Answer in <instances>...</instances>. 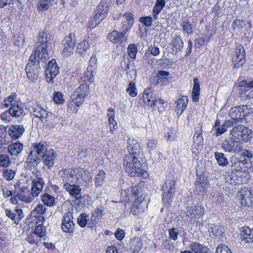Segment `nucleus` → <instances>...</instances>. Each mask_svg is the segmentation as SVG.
Returning a JSON list of instances; mask_svg holds the SVG:
<instances>
[{"label": "nucleus", "instance_id": "obj_1", "mask_svg": "<svg viewBox=\"0 0 253 253\" xmlns=\"http://www.w3.org/2000/svg\"><path fill=\"white\" fill-rule=\"evenodd\" d=\"M50 42V36L47 32L42 31L39 33L36 44V50L34 54L31 55V60H35L37 58L39 59V62L43 65L44 60L48 59V54L47 48L49 46Z\"/></svg>", "mask_w": 253, "mask_h": 253}, {"label": "nucleus", "instance_id": "obj_2", "mask_svg": "<svg viewBox=\"0 0 253 253\" xmlns=\"http://www.w3.org/2000/svg\"><path fill=\"white\" fill-rule=\"evenodd\" d=\"M139 156L126 154L123 160V165L125 171L131 177L141 175L146 177L147 173L142 168V164L138 160Z\"/></svg>", "mask_w": 253, "mask_h": 253}, {"label": "nucleus", "instance_id": "obj_3", "mask_svg": "<svg viewBox=\"0 0 253 253\" xmlns=\"http://www.w3.org/2000/svg\"><path fill=\"white\" fill-rule=\"evenodd\" d=\"M33 115L40 118L42 122L51 128L55 127L58 122L57 117L55 115L48 113L45 110L39 105H37L33 109Z\"/></svg>", "mask_w": 253, "mask_h": 253}, {"label": "nucleus", "instance_id": "obj_4", "mask_svg": "<svg viewBox=\"0 0 253 253\" xmlns=\"http://www.w3.org/2000/svg\"><path fill=\"white\" fill-rule=\"evenodd\" d=\"M176 180L172 176H168L164 183L162 190L163 192V201L166 204H169L175 191Z\"/></svg>", "mask_w": 253, "mask_h": 253}, {"label": "nucleus", "instance_id": "obj_5", "mask_svg": "<svg viewBox=\"0 0 253 253\" xmlns=\"http://www.w3.org/2000/svg\"><path fill=\"white\" fill-rule=\"evenodd\" d=\"M230 135L240 142L241 141L247 142L253 136V133L251 129L246 126L239 125L232 128L230 130Z\"/></svg>", "mask_w": 253, "mask_h": 253}, {"label": "nucleus", "instance_id": "obj_6", "mask_svg": "<svg viewBox=\"0 0 253 253\" xmlns=\"http://www.w3.org/2000/svg\"><path fill=\"white\" fill-rule=\"evenodd\" d=\"M30 62L26 65L25 71L27 73L28 78L31 81H35L38 79L39 74V69L41 67H45L46 62L47 60H44V64L42 65L39 61L40 60L36 57L35 60H31V56L29 58Z\"/></svg>", "mask_w": 253, "mask_h": 253}, {"label": "nucleus", "instance_id": "obj_7", "mask_svg": "<svg viewBox=\"0 0 253 253\" xmlns=\"http://www.w3.org/2000/svg\"><path fill=\"white\" fill-rule=\"evenodd\" d=\"M62 177L63 188L67 192H69L70 195L77 197L80 195L81 192V189L78 185L71 184L72 177L71 174L67 175L65 176H61Z\"/></svg>", "mask_w": 253, "mask_h": 253}, {"label": "nucleus", "instance_id": "obj_8", "mask_svg": "<svg viewBox=\"0 0 253 253\" xmlns=\"http://www.w3.org/2000/svg\"><path fill=\"white\" fill-rule=\"evenodd\" d=\"M222 148L226 152L235 153L239 152L242 146L239 141L231 136L230 139L225 140L222 143Z\"/></svg>", "mask_w": 253, "mask_h": 253}, {"label": "nucleus", "instance_id": "obj_9", "mask_svg": "<svg viewBox=\"0 0 253 253\" xmlns=\"http://www.w3.org/2000/svg\"><path fill=\"white\" fill-rule=\"evenodd\" d=\"M237 198L238 205L242 210H246L253 205V196L249 191L242 192Z\"/></svg>", "mask_w": 253, "mask_h": 253}, {"label": "nucleus", "instance_id": "obj_10", "mask_svg": "<svg viewBox=\"0 0 253 253\" xmlns=\"http://www.w3.org/2000/svg\"><path fill=\"white\" fill-rule=\"evenodd\" d=\"M75 43V36L74 34H70L69 36L65 37L62 41L63 45L62 54L64 56H69L73 53Z\"/></svg>", "mask_w": 253, "mask_h": 253}, {"label": "nucleus", "instance_id": "obj_11", "mask_svg": "<svg viewBox=\"0 0 253 253\" xmlns=\"http://www.w3.org/2000/svg\"><path fill=\"white\" fill-rule=\"evenodd\" d=\"M34 174L38 176L40 174V171L37 169H35L33 172V174ZM44 184V182L42 177L37 176L33 179L32 182L31 195L33 197H37L42 191Z\"/></svg>", "mask_w": 253, "mask_h": 253}, {"label": "nucleus", "instance_id": "obj_12", "mask_svg": "<svg viewBox=\"0 0 253 253\" xmlns=\"http://www.w3.org/2000/svg\"><path fill=\"white\" fill-rule=\"evenodd\" d=\"M205 208L201 205L187 207L186 209L185 217L187 219H194L196 218H200L204 214Z\"/></svg>", "mask_w": 253, "mask_h": 253}, {"label": "nucleus", "instance_id": "obj_13", "mask_svg": "<svg viewBox=\"0 0 253 253\" xmlns=\"http://www.w3.org/2000/svg\"><path fill=\"white\" fill-rule=\"evenodd\" d=\"M249 113L247 105L236 106L232 108L229 111L230 116L234 120L242 119Z\"/></svg>", "mask_w": 253, "mask_h": 253}, {"label": "nucleus", "instance_id": "obj_14", "mask_svg": "<svg viewBox=\"0 0 253 253\" xmlns=\"http://www.w3.org/2000/svg\"><path fill=\"white\" fill-rule=\"evenodd\" d=\"M235 54L233 57L234 67L239 68L245 62V51L243 46L240 44L237 45L234 51Z\"/></svg>", "mask_w": 253, "mask_h": 253}, {"label": "nucleus", "instance_id": "obj_15", "mask_svg": "<svg viewBox=\"0 0 253 253\" xmlns=\"http://www.w3.org/2000/svg\"><path fill=\"white\" fill-rule=\"evenodd\" d=\"M59 68L54 59H52L48 63L45 70L46 81L52 82V80L59 74Z\"/></svg>", "mask_w": 253, "mask_h": 253}, {"label": "nucleus", "instance_id": "obj_16", "mask_svg": "<svg viewBox=\"0 0 253 253\" xmlns=\"http://www.w3.org/2000/svg\"><path fill=\"white\" fill-rule=\"evenodd\" d=\"M89 94V85L86 84H82L72 94L71 96L77 99L80 103H83L84 98Z\"/></svg>", "mask_w": 253, "mask_h": 253}, {"label": "nucleus", "instance_id": "obj_17", "mask_svg": "<svg viewBox=\"0 0 253 253\" xmlns=\"http://www.w3.org/2000/svg\"><path fill=\"white\" fill-rule=\"evenodd\" d=\"M247 159L241 160L237 159L236 157L232 156L231 158V170L235 171L236 173L240 174L242 171H245L247 170L246 165V161Z\"/></svg>", "mask_w": 253, "mask_h": 253}, {"label": "nucleus", "instance_id": "obj_18", "mask_svg": "<svg viewBox=\"0 0 253 253\" xmlns=\"http://www.w3.org/2000/svg\"><path fill=\"white\" fill-rule=\"evenodd\" d=\"M240 243L245 245L247 244L253 243V228L244 227L240 232Z\"/></svg>", "mask_w": 253, "mask_h": 253}, {"label": "nucleus", "instance_id": "obj_19", "mask_svg": "<svg viewBox=\"0 0 253 253\" xmlns=\"http://www.w3.org/2000/svg\"><path fill=\"white\" fill-rule=\"evenodd\" d=\"M4 211L6 215L13 220L16 225L18 224L19 221L24 217V214L21 209L16 208L14 211L10 209H6Z\"/></svg>", "mask_w": 253, "mask_h": 253}, {"label": "nucleus", "instance_id": "obj_20", "mask_svg": "<svg viewBox=\"0 0 253 253\" xmlns=\"http://www.w3.org/2000/svg\"><path fill=\"white\" fill-rule=\"evenodd\" d=\"M107 0H102L98 4L96 8V17L100 18L103 20L107 15L109 5H108Z\"/></svg>", "mask_w": 253, "mask_h": 253}, {"label": "nucleus", "instance_id": "obj_21", "mask_svg": "<svg viewBox=\"0 0 253 253\" xmlns=\"http://www.w3.org/2000/svg\"><path fill=\"white\" fill-rule=\"evenodd\" d=\"M25 131L23 125H14L11 126L8 128V134L11 138L17 139L19 138Z\"/></svg>", "mask_w": 253, "mask_h": 253}, {"label": "nucleus", "instance_id": "obj_22", "mask_svg": "<svg viewBox=\"0 0 253 253\" xmlns=\"http://www.w3.org/2000/svg\"><path fill=\"white\" fill-rule=\"evenodd\" d=\"M127 149L128 151V154L139 156L140 146L139 143L134 139L129 138L127 141Z\"/></svg>", "mask_w": 253, "mask_h": 253}, {"label": "nucleus", "instance_id": "obj_23", "mask_svg": "<svg viewBox=\"0 0 253 253\" xmlns=\"http://www.w3.org/2000/svg\"><path fill=\"white\" fill-rule=\"evenodd\" d=\"M130 24L131 23H129L127 28H126L124 31L118 32L116 30L113 31L111 33L108 34L107 36L108 39L114 43H118L124 37L125 34L127 32V30L129 28Z\"/></svg>", "mask_w": 253, "mask_h": 253}, {"label": "nucleus", "instance_id": "obj_24", "mask_svg": "<svg viewBox=\"0 0 253 253\" xmlns=\"http://www.w3.org/2000/svg\"><path fill=\"white\" fill-rule=\"evenodd\" d=\"M188 103V99L186 96H182L175 101V104H176L175 111L178 117L181 115L185 109Z\"/></svg>", "mask_w": 253, "mask_h": 253}, {"label": "nucleus", "instance_id": "obj_25", "mask_svg": "<svg viewBox=\"0 0 253 253\" xmlns=\"http://www.w3.org/2000/svg\"><path fill=\"white\" fill-rule=\"evenodd\" d=\"M41 162V158L30 152L26 161V168L32 169L36 168Z\"/></svg>", "mask_w": 253, "mask_h": 253}, {"label": "nucleus", "instance_id": "obj_26", "mask_svg": "<svg viewBox=\"0 0 253 253\" xmlns=\"http://www.w3.org/2000/svg\"><path fill=\"white\" fill-rule=\"evenodd\" d=\"M8 152L11 155L17 156L23 149V145L22 143L17 141L12 143L8 147Z\"/></svg>", "mask_w": 253, "mask_h": 253}, {"label": "nucleus", "instance_id": "obj_27", "mask_svg": "<svg viewBox=\"0 0 253 253\" xmlns=\"http://www.w3.org/2000/svg\"><path fill=\"white\" fill-rule=\"evenodd\" d=\"M56 153L53 151L48 152L45 153L42 157L44 164L47 167L48 169L53 167L54 165V159L56 157Z\"/></svg>", "mask_w": 253, "mask_h": 253}, {"label": "nucleus", "instance_id": "obj_28", "mask_svg": "<svg viewBox=\"0 0 253 253\" xmlns=\"http://www.w3.org/2000/svg\"><path fill=\"white\" fill-rule=\"evenodd\" d=\"M190 249L195 253H211L209 248L198 242H193L190 245Z\"/></svg>", "mask_w": 253, "mask_h": 253}, {"label": "nucleus", "instance_id": "obj_29", "mask_svg": "<svg viewBox=\"0 0 253 253\" xmlns=\"http://www.w3.org/2000/svg\"><path fill=\"white\" fill-rule=\"evenodd\" d=\"M172 51L178 52L181 50L183 47V42L179 35H175L171 41Z\"/></svg>", "mask_w": 253, "mask_h": 253}, {"label": "nucleus", "instance_id": "obj_30", "mask_svg": "<svg viewBox=\"0 0 253 253\" xmlns=\"http://www.w3.org/2000/svg\"><path fill=\"white\" fill-rule=\"evenodd\" d=\"M244 26V21L243 20L239 19H235L232 24L233 33L236 35H240L242 32Z\"/></svg>", "mask_w": 253, "mask_h": 253}, {"label": "nucleus", "instance_id": "obj_31", "mask_svg": "<svg viewBox=\"0 0 253 253\" xmlns=\"http://www.w3.org/2000/svg\"><path fill=\"white\" fill-rule=\"evenodd\" d=\"M146 204L145 202L138 201H134L130 208V212L133 215H137L140 212L144 211V205Z\"/></svg>", "mask_w": 253, "mask_h": 253}, {"label": "nucleus", "instance_id": "obj_32", "mask_svg": "<svg viewBox=\"0 0 253 253\" xmlns=\"http://www.w3.org/2000/svg\"><path fill=\"white\" fill-rule=\"evenodd\" d=\"M123 17L125 19V20L122 22V31L127 28L128 24L131 23L129 28L127 30V32H128L131 29L134 23L133 14L131 13H125L123 14Z\"/></svg>", "mask_w": 253, "mask_h": 253}, {"label": "nucleus", "instance_id": "obj_33", "mask_svg": "<svg viewBox=\"0 0 253 253\" xmlns=\"http://www.w3.org/2000/svg\"><path fill=\"white\" fill-rule=\"evenodd\" d=\"M31 152L40 157H42L46 152V146L43 143L40 142L34 146Z\"/></svg>", "mask_w": 253, "mask_h": 253}, {"label": "nucleus", "instance_id": "obj_34", "mask_svg": "<svg viewBox=\"0 0 253 253\" xmlns=\"http://www.w3.org/2000/svg\"><path fill=\"white\" fill-rule=\"evenodd\" d=\"M184 34L190 35L193 34L194 26L187 19H183L180 23Z\"/></svg>", "mask_w": 253, "mask_h": 253}, {"label": "nucleus", "instance_id": "obj_35", "mask_svg": "<svg viewBox=\"0 0 253 253\" xmlns=\"http://www.w3.org/2000/svg\"><path fill=\"white\" fill-rule=\"evenodd\" d=\"M115 111L113 109L109 108L108 109L107 116L108 117V123L110 125V130L113 133V131L115 130L117 127V122L114 120L115 117Z\"/></svg>", "mask_w": 253, "mask_h": 253}, {"label": "nucleus", "instance_id": "obj_36", "mask_svg": "<svg viewBox=\"0 0 253 253\" xmlns=\"http://www.w3.org/2000/svg\"><path fill=\"white\" fill-rule=\"evenodd\" d=\"M193 82L194 85L192 92V97L193 101L197 102L199 100L200 91V82L197 78H195L193 80Z\"/></svg>", "mask_w": 253, "mask_h": 253}, {"label": "nucleus", "instance_id": "obj_37", "mask_svg": "<svg viewBox=\"0 0 253 253\" xmlns=\"http://www.w3.org/2000/svg\"><path fill=\"white\" fill-rule=\"evenodd\" d=\"M9 114L12 117L19 118L22 116L24 110L21 105L16 104L11 106L8 109Z\"/></svg>", "mask_w": 253, "mask_h": 253}, {"label": "nucleus", "instance_id": "obj_38", "mask_svg": "<svg viewBox=\"0 0 253 253\" xmlns=\"http://www.w3.org/2000/svg\"><path fill=\"white\" fill-rule=\"evenodd\" d=\"M166 2V0H156V2L153 9V16L155 19L158 18V15L161 10L165 7Z\"/></svg>", "mask_w": 253, "mask_h": 253}, {"label": "nucleus", "instance_id": "obj_39", "mask_svg": "<svg viewBox=\"0 0 253 253\" xmlns=\"http://www.w3.org/2000/svg\"><path fill=\"white\" fill-rule=\"evenodd\" d=\"M207 187V183L203 182V180H201V178H200L199 180L196 181L195 191L198 195H203L204 193L206 192Z\"/></svg>", "mask_w": 253, "mask_h": 253}, {"label": "nucleus", "instance_id": "obj_40", "mask_svg": "<svg viewBox=\"0 0 253 253\" xmlns=\"http://www.w3.org/2000/svg\"><path fill=\"white\" fill-rule=\"evenodd\" d=\"M169 75V73L166 71H159L156 76V83L161 84V85L166 84L168 83L167 77Z\"/></svg>", "mask_w": 253, "mask_h": 253}, {"label": "nucleus", "instance_id": "obj_41", "mask_svg": "<svg viewBox=\"0 0 253 253\" xmlns=\"http://www.w3.org/2000/svg\"><path fill=\"white\" fill-rule=\"evenodd\" d=\"M42 201L48 207H53L56 204L55 198L48 193H44L41 196Z\"/></svg>", "mask_w": 253, "mask_h": 253}, {"label": "nucleus", "instance_id": "obj_42", "mask_svg": "<svg viewBox=\"0 0 253 253\" xmlns=\"http://www.w3.org/2000/svg\"><path fill=\"white\" fill-rule=\"evenodd\" d=\"M233 123L230 121H226L221 125V126L217 127V128L215 129V136L218 137L223 134L226 131L228 127L233 126Z\"/></svg>", "mask_w": 253, "mask_h": 253}, {"label": "nucleus", "instance_id": "obj_43", "mask_svg": "<svg viewBox=\"0 0 253 253\" xmlns=\"http://www.w3.org/2000/svg\"><path fill=\"white\" fill-rule=\"evenodd\" d=\"M214 156L218 164L220 166L224 167L228 164V159L225 157L223 153L216 152L214 153Z\"/></svg>", "mask_w": 253, "mask_h": 253}, {"label": "nucleus", "instance_id": "obj_44", "mask_svg": "<svg viewBox=\"0 0 253 253\" xmlns=\"http://www.w3.org/2000/svg\"><path fill=\"white\" fill-rule=\"evenodd\" d=\"M143 100L144 103L148 106H156V97L152 93H144L143 95Z\"/></svg>", "mask_w": 253, "mask_h": 253}, {"label": "nucleus", "instance_id": "obj_45", "mask_svg": "<svg viewBox=\"0 0 253 253\" xmlns=\"http://www.w3.org/2000/svg\"><path fill=\"white\" fill-rule=\"evenodd\" d=\"M105 173L102 170H100L95 175L94 178L95 186L96 187L101 186L105 182Z\"/></svg>", "mask_w": 253, "mask_h": 253}, {"label": "nucleus", "instance_id": "obj_46", "mask_svg": "<svg viewBox=\"0 0 253 253\" xmlns=\"http://www.w3.org/2000/svg\"><path fill=\"white\" fill-rule=\"evenodd\" d=\"M71 101L68 103V108L72 112L76 113L78 110V107H80L83 103L78 102V100L76 98H74L72 96H71Z\"/></svg>", "mask_w": 253, "mask_h": 253}, {"label": "nucleus", "instance_id": "obj_47", "mask_svg": "<svg viewBox=\"0 0 253 253\" xmlns=\"http://www.w3.org/2000/svg\"><path fill=\"white\" fill-rule=\"evenodd\" d=\"M95 73L94 71H88L85 72L81 78V81L84 83L83 84H86L87 82L92 83L93 81V73Z\"/></svg>", "mask_w": 253, "mask_h": 253}, {"label": "nucleus", "instance_id": "obj_48", "mask_svg": "<svg viewBox=\"0 0 253 253\" xmlns=\"http://www.w3.org/2000/svg\"><path fill=\"white\" fill-rule=\"evenodd\" d=\"M46 210L47 209L42 204H38L32 211V214L34 216H41L45 213Z\"/></svg>", "mask_w": 253, "mask_h": 253}, {"label": "nucleus", "instance_id": "obj_49", "mask_svg": "<svg viewBox=\"0 0 253 253\" xmlns=\"http://www.w3.org/2000/svg\"><path fill=\"white\" fill-rule=\"evenodd\" d=\"M26 240L31 244L38 245L41 239L34 232L29 233L26 238Z\"/></svg>", "mask_w": 253, "mask_h": 253}, {"label": "nucleus", "instance_id": "obj_50", "mask_svg": "<svg viewBox=\"0 0 253 253\" xmlns=\"http://www.w3.org/2000/svg\"><path fill=\"white\" fill-rule=\"evenodd\" d=\"M46 229L45 227L43 226L42 224H40L35 227L33 232L41 239L46 235Z\"/></svg>", "mask_w": 253, "mask_h": 253}, {"label": "nucleus", "instance_id": "obj_51", "mask_svg": "<svg viewBox=\"0 0 253 253\" xmlns=\"http://www.w3.org/2000/svg\"><path fill=\"white\" fill-rule=\"evenodd\" d=\"M88 215L85 213H82L78 218L77 222L81 227H84L86 225H88Z\"/></svg>", "mask_w": 253, "mask_h": 253}, {"label": "nucleus", "instance_id": "obj_52", "mask_svg": "<svg viewBox=\"0 0 253 253\" xmlns=\"http://www.w3.org/2000/svg\"><path fill=\"white\" fill-rule=\"evenodd\" d=\"M16 96V94L13 93H12V94L11 95L9 96L8 97H6V98H5V99L4 100V101L5 102V103L4 104V105L6 107H8L9 106H10V107H11V106H13L14 105L17 104V102L15 100Z\"/></svg>", "mask_w": 253, "mask_h": 253}, {"label": "nucleus", "instance_id": "obj_53", "mask_svg": "<svg viewBox=\"0 0 253 253\" xmlns=\"http://www.w3.org/2000/svg\"><path fill=\"white\" fill-rule=\"evenodd\" d=\"M138 51V48L135 44L131 43L127 47V52L131 58L135 59L136 55Z\"/></svg>", "mask_w": 253, "mask_h": 253}, {"label": "nucleus", "instance_id": "obj_54", "mask_svg": "<svg viewBox=\"0 0 253 253\" xmlns=\"http://www.w3.org/2000/svg\"><path fill=\"white\" fill-rule=\"evenodd\" d=\"M6 128L4 126L0 127V150L2 147L7 144L5 140Z\"/></svg>", "mask_w": 253, "mask_h": 253}, {"label": "nucleus", "instance_id": "obj_55", "mask_svg": "<svg viewBox=\"0 0 253 253\" xmlns=\"http://www.w3.org/2000/svg\"><path fill=\"white\" fill-rule=\"evenodd\" d=\"M11 164L9 157L5 154H0V166L6 168Z\"/></svg>", "mask_w": 253, "mask_h": 253}, {"label": "nucleus", "instance_id": "obj_56", "mask_svg": "<svg viewBox=\"0 0 253 253\" xmlns=\"http://www.w3.org/2000/svg\"><path fill=\"white\" fill-rule=\"evenodd\" d=\"M50 5V0H40L38 2V8L40 11L47 10Z\"/></svg>", "mask_w": 253, "mask_h": 253}, {"label": "nucleus", "instance_id": "obj_57", "mask_svg": "<svg viewBox=\"0 0 253 253\" xmlns=\"http://www.w3.org/2000/svg\"><path fill=\"white\" fill-rule=\"evenodd\" d=\"M241 160L247 159L246 164H248V161L251 162H253V156L252 153L248 150H245L241 154V156L240 158Z\"/></svg>", "mask_w": 253, "mask_h": 253}, {"label": "nucleus", "instance_id": "obj_58", "mask_svg": "<svg viewBox=\"0 0 253 253\" xmlns=\"http://www.w3.org/2000/svg\"><path fill=\"white\" fill-rule=\"evenodd\" d=\"M126 91L132 97H135L137 95V91L134 83L132 82L129 83Z\"/></svg>", "mask_w": 253, "mask_h": 253}, {"label": "nucleus", "instance_id": "obj_59", "mask_svg": "<svg viewBox=\"0 0 253 253\" xmlns=\"http://www.w3.org/2000/svg\"><path fill=\"white\" fill-rule=\"evenodd\" d=\"M234 171H232L231 174H229L226 176L225 180L226 182L231 184H236L237 182L236 180L238 179V177L239 176V174L237 173V174L233 173Z\"/></svg>", "mask_w": 253, "mask_h": 253}, {"label": "nucleus", "instance_id": "obj_60", "mask_svg": "<svg viewBox=\"0 0 253 253\" xmlns=\"http://www.w3.org/2000/svg\"><path fill=\"white\" fill-rule=\"evenodd\" d=\"M169 238L173 241H176L178 239V235L179 231L177 228H171L169 229Z\"/></svg>", "mask_w": 253, "mask_h": 253}, {"label": "nucleus", "instance_id": "obj_61", "mask_svg": "<svg viewBox=\"0 0 253 253\" xmlns=\"http://www.w3.org/2000/svg\"><path fill=\"white\" fill-rule=\"evenodd\" d=\"M193 143H203L204 142L202 135V131L201 129H199L198 130H196L193 136Z\"/></svg>", "mask_w": 253, "mask_h": 253}, {"label": "nucleus", "instance_id": "obj_62", "mask_svg": "<svg viewBox=\"0 0 253 253\" xmlns=\"http://www.w3.org/2000/svg\"><path fill=\"white\" fill-rule=\"evenodd\" d=\"M74 223H62L61 228L63 232L66 233H73Z\"/></svg>", "mask_w": 253, "mask_h": 253}, {"label": "nucleus", "instance_id": "obj_63", "mask_svg": "<svg viewBox=\"0 0 253 253\" xmlns=\"http://www.w3.org/2000/svg\"><path fill=\"white\" fill-rule=\"evenodd\" d=\"M97 67V58L95 55H92L90 58L89 61V66L87 67V70L95 71Z\"/></svg>", "mask_w": 253, "mask_h": 253}, {"label": "nucleus", "instance_id": "obj_64", "mask_svg": "<svg viewBox=\"0 0 253 253\" xmlns=\"http://www.w3.org/2000/svg\"><path fill=\"white\" fill-rule=\"evenodd\" d=\"M216 253H232L227 246L220 245L216 249Z\"/></svg>", "mask_w": 253, "mask_h": 253}]
</instances>
